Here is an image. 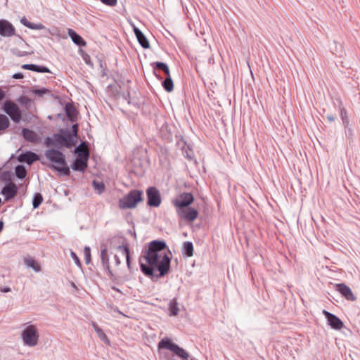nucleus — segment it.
I'll use <instances>...</instances> for the list:
<instances>
[{
  "mask_svg": "<svg viewBox=\"0 0 360 360\" xmlns=\"http://www.w3.org/2000/svg\"><path fill=\"white\" fill-rule=\"evenodd\" d=\"M114 259H115V265L119 266L121 263V261H120L119 257L117 255H115L114 256Z\"/></svg>",
  "mask_w": 360,
  "mask_h": 360,
  "instance_id": "nucleus-58",
  "label": "nucleus"
},
{
  "mask_svg": "<svg viewBox=\"0 0 360 360\" xmlns=\"http://www.w3.org/2000/svg\"><path fill=\"white\" fill-rule=\"evenodd\" d=\"M158 349H167L176 355L181 360L187 359L189 357V353L175 343L170 338L165 337L162 338L158 343Z\"/></svg>",
  "mask_w": 360,
  "mask_h": 360,
  "instance_id": "nucleus-6",
  "label": "nucleus"
},
{
  "mask_svg": "<svg viewBox=\"0 0 360 360\" xmlns=\"http://www.w3.org/2000/svg\"><path fill=\"white\" fill-rule=\"evenodd\" d=\"M194 196L191 192H183L177 198L172 200V202L176 207V211L191 206L194 202Z\"/></svg>",
  "mask_w": 360,
  "mask_h": 360,
  "instance_id": "nucleus-10",
  "label": "nucleus"
},
{
  "mask_svg": "<svg viewBox=\"0 0 360 360\" xmlns=\"http://www.w3.org/2000/svg\"><path fill=\"white\" fill-rule=\"evenodd\" d=\"M131 94H130L129 90L127 91V93L122 94V98L127 101L129 100V98H131Z\"/></svg>",
  "mask_w": 360,
  "mask_h": 360,
  "instance_id": "nucleus-55",
  "label": "nucleus"
},
{
  "mask_svg": "<svg viewBox=\"0 0 360 360\" xmlns=\"http://www.w3.org/2000/svg\"><path fill=\"white\" fill-rule=\"evenodd\" d=\"M326 118L330 122H333L335 120V116L333 114L327 115Z\"/></svg>",
  "mask_w": 360,
  "mask_h": 360,
  "instance_id": "nucleus-57",
  "label": "nucleus"
},
{
  "mask_svg": "<svg viewBox=\"0 0 360 360\" xmlns=\"http://www.w3.org/2000/svg\"><path fill=\"white\" fill-rule=\"evenodd\" d=\"M21 68L24 70H30L39 73H49L51 72L50 69L44 65H40L37 64H23Z\"/></svg>",
  "mask_w": 360,
  "mask_h": 360,
  "instance_id": "nucleus-23",
  "label": "nucleus"
},
{
  "mask_svg": "<svg viewBox=\"0 0 360 360\" xmlns=\"http://www.w3.org/2000/svg\"><path fill=\"white\" fill-rule=\"evenodd\" d=\"M143 200V192L139 189H132L120 198L118 206L121 210L134 209Z\"/></svg>",
  "mask_w": 360,
  "mask_h": 360,
  "instance_id": "nucleus-4",
  "label": "nucleus"
},
{
  "mask_svg": "<svg viewBox=\"0 0 360 360\" xmlns=\"http://www.w3.org/2000/svg\"><path fill=\"white\" fill-rule=\"evenodd\" d=\"M176 214L179 219H184L187 222L194 221L199 215L198 210L191 206L176 211Z\"/></svg>",
  "mask_w": 360,
  "mask_h": 360,
  "instance_id": "nucleus-13",
  "label": "nucleus"
},
{
  "mask_svg": "<svg viewBox=\"0 0 360 360\" xmlns=\"http://www.w3.org/2000/svg\"><path fill=\"white\" fill-rule=\"evenodd\" d=\"M88 162L89 160L75 157L69 167L70 169L71 168L73 171L84 173L88 168Z\"/></svg>",
  "mask_w": 360,
  "mask_h": 360,
  "instance_id": "nucleus-17",
  "label": "nucleus"
},
{
  "mask_svg": "<svg viewBox=\"0 0 360 360\" xmlns=\"http://www.w3.org/2000/svg\"><path fill=\"white\" fill-rule=\"evenodd\" d=\"M44 145L46 147H56V148H60L59 143H58V139L53 136V137L47 136L44 139Z\"/></svg>",
  "mask_w": 360,
  "mask_h": 360,
  "instance_id": "nucleus-36",
  "label": "nucleus"
},
{
  "mask_svg": "<svg viewBox=\"0 0 360 360\" xmlns=\"http://www.w3.org/2000/svg\"><path fill=\"white\" fill-rule=\"evenodd\" d=\"M73 153H74L75 157H79L81 158H85L86 160H89V158H90L89 153L86 150L81 148V145H78V146H75L74 148Z\"/></svg>",
  "mask_w": 360,
  "mask_h": 360,
  "instance_id": "nucleus-30",
  "label": "nucleus"
},
{
  "mask_svg": "<svg viewBox=\"0 0 360 360\" xmlns=\"http://www.w3.org/2000/svg\"><path fill=\"white\" fill-rule=\"evenodd\" d=\"M58 117L59 118H60L62 120H65V115H64V114H63V113H59V114L58 115Z\"/></svg>",
  "mask_w": 360,
  "mask_h": 360,
  "instance_id": "nucleus-63",
  "label": "nucleus"
},
{
  "mask_svg": "<svg viewBox=\"0 0 360 360\" xmlns=\"http://www.w3.org/2000/svg\"><path fill=\"white\" fill-rule=\"evenodd\" d=\"M4 223L2 220H0V233L4 229Z\"/></svg>",
  "mask_w": 360,
  "mask_h": 360,
  "instance_id": "nucleus-62",
  "label": "nucleus"
},
{
  "mask_svg": "<svg viewBox=\"0 0 360 360\" xmlns=\"http://www.w3.org/2000/svg\"><path fill=\"white\" fill-rule=\"evenodd\" d=\"M179 311V304L176 298L170 300L168 304V315L169 316H176Z\"/></svg>",
  "mask_w": 360,
  "mask_h": 360,
  "instance_id": "nucleus-27",
  "label": "nucleus"
},
{
  "mask_svg": "<svg viewBox=\"0 0 360 360\" xmlns=\"http://www.w3.org/2000/svg\"><path fill=\"white\" fill-rule=\"evenodd\" d=\"M20 337L26 346L34 347L37 345L39 334L37 326L27 323L20 332Z\"/></svg>",
  "mask_w": 360,
  "mask_h": 360,
  "instance_id": "nucleus-8",
  "label": "nucleus"
},
{
  "mask_svg": "<svg viewBox=\"0 0 360 360\" xmlns=\"http://www.w3.org/2000/svg\"><path fill=\"white\" fill-rule=\"evenodd\" d=\"M64 110L65 115L68 117V120L71 122H74L77 120L78 112L77 111L75 107L72 104L70 103H66Z\"/></svg>",
  "mask_w": 360,
  "mask_h": 360,
  "instance_id": "nucleus-25",
  "label": "nucleus"
},
{
  "mask_svg": "<svg viewBox=\"0 0 360 360\" xmlns=\"http://www.w3.org/2000/svg\"><path fill=\"white\" fill-rule=\"evenodd\" d=\"M79 145H81V148L85 147L87 146V142L85 141H81V143Z\"/></svg>",
  "mask_w": 360,
  "mask_h": 360,
  "instance_id": "nucleus-61",
  "label": "nucleus"
},
{
  "mask_svg": "<svg viewBox=\"0 0 360 360\" xmlns=\"http://www.w3.org/2000/svg\"><path fill=\"white\" fill-rule=\"evenodd\" d=\"M70 134L76 139L77 141L79 140V124L77 123L73 124L70 129Z\"/></svg>",
  "mask_w": 360,
  "mask_h": 360,
  "instance_id": "nucleus-42",
  "label": "nucleus"
},
{
  "mask_svg": "<svg viewBox=\"0 0 360 360\" xmlns=\"http://www.w3.org/2000/svg\"><path fill=\"white\" fill-rule=\"evenodd\" d=\"M11 290V288L9 287H6V286L0 288V291L2 292H8Z\"/></svg>",
  "mask_w": 360,
  "mask_h": 360,
  "instance_id": "nucleus-59",
  "label": "nucleus"
},
{
  "mask_svg": "<svg viewBox=\"0 0 360 360\" xmlns=\"http://www.w3.org/2000/svg\"><path fill=\"white\" fill-rule=\"evenodd\" d=\"M84 254L86 264H90L91 262V248L85 246L84 248Z\"/></svg>",
  "mask_w": 360,
  "mask_h": 360,
  "instance_id": "nucleus-41",
  "label": "nucleus"
},
{
  "mask_svg": "<svg viewBox=\"0 0 360 360\" xmlns=\"http://www.w3.org/2000/svg\"><path fill=\"white\" fill-rule=\"evenodd\" d=\"M140 269L146 276L150 278L153 281H157L169 273L171 257L167 253H164L153 264H143L140 262Z\"/></svg>",
  "mask_w": 360,
  "mask_h": 360,
  "instance_id": "nucleus-1",
  "label": "nucleus"
},
{
  "mask_svg": "<svg viewBox=\"0 0 360 360\" xmlns=\"http://www.w3.org/2000/svg\"><path fill=\"white\" fill-rule=\"evenodd\" d=\"M102 266L110 264L109 257H101Z\"/></svg>",
  "mask_w": 360,
  "mask_h": 360,
  "instance_id": "nucleus-54",
  "label": "nucleus"
},
{
  "mask_svg": "<svg viewBox=\"0 0 360 360\" xmlns=\"http://www.w3.org/2000/svg\"><path fill=\"white\" fill-rule=\"evenodd\" d=\"M21 135L27 141L37 143L40 141L39 134L32 129L24 127L21 131Z\"/></svg>",
  "mask_w": 360,
  "mask_h": 360,
  "instance_id": "nucleus-21",
  "label": "nucleus"
},
{
  "mask_svg": "<svg viewBox=\"0 0 360 360\" xmlns=\"http://www.w3.org/2000/svg\"><path fill=\"white\" fill-rule=\"evenodd\" d=\"M15 36L18 38L19 44H24L25 45L28 46L27 43L23 39V38L20 35L15 34Z\"/></svg>",
  "mask_w": 360,
  "mask_h": 360,
  "instance_id": "nucleus-56",
  "label": "nucleus"
},
{
  "mask_svg": "<svg viewBox=\"0 0 360 360\" xmlns=\"http://www.w3.org/2000/svg\"><path fill=\"white\" fill-rule=\"evenodd\" d=\"M92 326L100 340L105 344H110V340L103 330L95 323H93Z\"/></svg>",
  "mask_w": 360,
  "mask_h": 360,
  "instance_id": "nucleus-31",
  "label": "nucleus"
},
{
  "mask_svg": "<svg viewBox=\"0 0 360 360\" xmlns=\"http://www.w3.org/2000/svg\"><path fill=\"white\" fill-rule=\"evenodd\" d=\"M103 268L105 273L107 274V275L109 276L110 279L112 282H117V278L114 275L112 270L110 269V264L103 265Z\"/></svg>",
  "mask_w": 360,
  "mask_h": 360,
  "instance_id": "nucleus-40",
  "label": "nucleus"
},
{
  "mask_svg": "<svg viewBox=\"0 0 360 360\" xmlns=\"http://www.w3.org/2000/svg\"><path fill=\"white\" fill-rule=\"evenodd\" d=\"M60 148H49L45 150L44 155L52 164L49 167L61 176H69L71 174L65 154Z\"/></svg>",
  "mask_w": 360,
  "mask_h": 360,
  "instance_id": "nucleus-2",
  "label": "nucleus"
},
{
  "mask_svg": "<svg viewBox=\"0 0 360 360\" xmlns=\"http://www.w3.org/2000/svg\"><path fill=\"white\" fill-rule=\"evenodd\" d=\"M335 289L342 297L348 301H355L356 300V297L353 294L351 288L345 283L335 284Z\"/></svg>",
  "mask_w": 360,
  "mask_h": 360,
  "instance_id": "nucleus-16",
  "label": "nucleus"
},
{
  "mask_svg": "<svg viewBox=\"0 0 360 360\" xmlns=\"http://www.w3.org/2000/svg\"><path fill=\"white\" fill-rule=\"evenodd\" d=\"M53 136L58 139L60 148L63 147L70 149L75 146L78 141L70 134L69 129H60L57 133L53 134Z\"/></svg>",
  "mask_w": 360,
  "mask_h": 360,
  "instance_id": "nucleus-9",
  "label": "nucleus"
},
{
  "mask_svg": "<svg viewBox=\"0 0 360 360\" xmlns=\"http://www.w3.org/2000/svg\"><path fill=\"white\" fill-rule=\"evenodd\" d=\"M11 52L12 54L18 56V57H24V56H26L29 54L28 52L27 51H21L20 50H18V49L16 48H13V49H11Z\"/></svg>",
  "mask_w": 360,
  "mask_h": 360,
  "instance_id": "nucleus-43",
  "label": "nucleus"
},
{
  "mask_svg": "<svg viewBox=\"0 0 360 360\" xmlns=\"http://www.w3.org/2000/svg\"><path fill=\"white\" fill-rule=\"evenodd\" d=\"M165 250H167L168 252L171 254L164 240H153L146 245L141 258H143L148 264H153L160 256L166 253Z\"/></svg>",
  "mask_w": 360,
  "mask_h": 360,
  "instance_id": "nucleus-3",
  "label": "nucleus"
},
{
  "mask_svg": "<svg viewBox=\"0 0 360 360\" xmlns=\"http://www.w3.org/2000/svg\"><path fill=\"white\" fill-rule=\"evenodd\" d=\"M193 244L191 241H185L183 243L181 252L184 257H191L193 255Z\"/></svg>",
  "mask_w": 360,
  "mask_h": 360,
  "instance_id": "nucleus-26",
  "label": "nucleus"
},
{
  "mask_svg": "<svg viewBox=\"0 0 360 360\" xmlns=\"http://www.w3.org/2000/svg\"><path fill=\"white\" fill-rule=\"evenodd\" d=\"M145 103L146 98L140 92H134L128 101V104L132 105L136 109H141L144 106Z\"/></svg>",
  "mask_w": 360,
  "mask_h": 360,
  "instance_id": "nucleus-19",
  "label": "nucleus"
},
{
  "mask_svg": "<svg viewBox=\"0 0 360 360\" xmlns=\"http://www.w3.org/2000/svg\"><path fill=\"white\" fill-rule=\"evenodd\" d=\"M2 109L15 123H19L21 120L25 121L31 115L30 112H27L26 117L22 118V110L16 103L10 100H6L3 103Z\"/></svg>",
  "mask_w": 360,
  "mask_h": 360,
  "instance_id": "nucleus-7",
  "label": "nucleus"
},
{
  "mask_svg": "<svg viewBox=\"0 0 360 360\" xmlns=\"http://www.w3.org/2000/svg\"><path fill=\"white\" fill-rule=\"evenodd\" d=\"M45 28H46V27L42 23H34L32 22H31L30 26L29 27V29H30V30H43Z\"/></svg>",
  "mask_w": 360,
  "mask_h": 360,
  "instance_id": "nucleus-45",
  "label": "nucleus"
},
{
  "mask_svg": "<svg viewBox=\"0 0 360 360\" xmlns=\"http://www.w3.org/2000/svg\"><path fill=\"white\" fill-rule=\"evenodd\" d=\"M20 23L27 28L30 27L31 22L29 21L25 16H23L20 19Z\"/></svg>",
  "mask_w": 360,
  "mask_h": 360,
  "instance_id": "nucleus-49",
  "label": "nucleus"
},
{
  "mask_svg": "<svg viewBox=\"0 0 360 360\" xmlns=\"http://www.w3.org/2000/svg\"><path fill=\"white\" fill-rule=\"evenodd\" d=\"M70 256H71L72 259H73V261L75 262V264L78 267H82V262H81L79 257L77 256V255L74 251L70 252Z\"/></svg>",
  "mask_w": 360,
  "mask_h": 360,
  "instance_id": "nucleus-44",
  "label": "nucleus"
},
{
  "mask_svg": "<svg viewBox=\"0 0 360 360\" xmlns=\"http://www.w3.org/2000/svg\"><path fill=\"white\" fill-rule=\"evenodd\" d=\"M340 117L342 121V124L345 127H347L349 124V120L346 109L342 107L340 108Z\"/></svg>",
  "mask_w": 360,
  "mask_h": 360,
  "instance_id": "nucleus-39",
  "label": "nucleus"
},
{
  "mask_svg": "<svg viewBox=\"0 0 360 360\" xmlns=\"http://www.w3.org/2000/svg\"><path fill=\"white\" fill-rule=\"evenodd\" d=\"M99 65L100 68L103 70V68H106L105 63H103L101 60H99Z\"/></svg>",
  "mask_w": 360,
  "mask_h": 360,
  "instance_id": "nucleus-60",
  "label": "nucleus"
},
{
  "mask_svg": "<svg viewBox=\"0 0 360 360\" xmlns=\"http://www.w3.org/2000/svg\"><path fill=\"white\" fill-rule=\"evenodd\" d=\"M160 135L166 142L172 141V133L168 123L164 120L160 128Z\"/></svg>",
  "mask_w": 360,
  "mask_h": 360,
  "instance_id": "nucleus-22",
  "label": "nucleus"
},
{
  "mask_svg": "<svg viewBox=\"0 0 360 360\" xmlns=\"http://www.w3.org/2000/svg\"><path fill=\"white\" fill-rule=\"evenodd\" d=\"M17 159L20 162L31 165L39 159V155L34 152L27 150L20 153Z\"/></svg>",
  "mask_w": 360,
  "mask_h": 360,
  "instance_id": "nucleus-18",
  "label": "nucleus"
},
{
  "mask_svg": "<svg viewBox=\"0 0 360 360\" xmlns=\"http://www.w3.org/2000/svg\"><path fill=\"white\" fill-rule=\"evenodd\" d=\"M153 68V73L158 80L162 79V76L158 72H162L165 76H169L170 71L168 65L161 61H155L150 63Z\"/></svg>",
  "mask_w": 360,
  "mask_h": 360,
  "instance_id": "nucleus-14",
  "label": "nucleus"
},
{
  "mask_svg": "<svg viewBox=\"0 0 360 360\" xmlns=\"http://www.w3.org/2000/svg\"><path fill=\"white\" fill-rule=\"evenodd\" d=\"M101 247V257H109L108 254V245L107 244L102 243Z\"/></svg>",
  "mask_w": 360,
  "mask_h": 360,
  "instance_id": "nucleus-48",
  "label": "nucleus"
},
{
  "mask_svg": "<svg viewBox=\"0 0 360 360\" xmlns=\"http://www.w3.org/2000/svg\"><path fill=\"white\" fill-rule=\"evenodd\" d=\"M147 205L150 207H158L162 202L160 191L155 186H149L146 191Z\"/></svg>",
  "mask_w": 360,
  "mask_h": 360,
  "instance_id": "nucleus-11",
  "label": "nucleus"
},
{
  "mask_svg": "<svg viewBox=\"0 0 360 360\" xmlns=\"http://www.w3.org/2000/svg\"><path fill=\"white\" fill-rule=\"evenodd\" d=\"M91 184L95 191L98 194H102L105 190V186L103 181L94 179Z\"/></svg>",
  "mask_w": 360,
  "mask_h": 360,
  "instance_id": "nucleus-35",
  "label": "nucleus"
},
{
  "mask_svg": "<svg viewBox=\"0 0 360 360\" xmlns=\"http://www.w3.org/2000/svg\"><path fill=\"white\" fill-rule=\"evenodd\" d=\"M50 90L46 87H32L30 89V92L33 94L35 96L42 97L43 96L50 93Z\"/></svg>",
  "mask_w": 360,
  "mask_h": 360,
  "instance_id": "nucleus-34",
  "label": "nucleus"
},
{
  "mask_svg": "<svg viewBox=\"0 0 360 360\" xmlns=\"http://www.w3.org/2000/svg\"><path fill=\"white\" fill-rule=\"evenodd\" d=\"M25 264L27 268L33 269L35 272H39L41 270L40 265L32 257L25 258Z\"/></svg>",
  "mask_w": 360,
  "mask_h": 360,
  "instance_id": "nucleus-29",
  "label": "nucleus"
},
{
  "mask_svg": "<svg viewBox=\"0 0 360 360\" xmlns=\"http://www.w3.org/2000/svg\"><path fill=\"white\" fill-rule=\"evenodd\" d=\"M82 57L86 65H88L91 67H93V63L91 60V57L89 54H87L86 53H83V54H82Z\"/></svg>",
  "mask_w": 360,
  "mask_h": 360,
  "instance_id": "nucleus-47",
  "label": "nucleus"
},
{
  "mask_svg": "<svg viewBox=\"0 0 360 360\" xmlns=\"http://www.w3.org/2000/svg\"><path fill=\"white\" fill-rule=\"evenodd\" d=\"M23 77H24V74L20 72L14 73L12 75V78L15 79H22Z\"/></svg>",
  "mask_w": 360,
  "mask_h": 360,
  "instance_id": "nucleus-51",
  "label": "nucleus"
},
{
  "mask_svg": "<svg viewBox=\"0 0 360 360\" xmlns=\"http://www.w3.org/2000/svg\"><path fill=\"white\" fill-rule=\"evenodd\" d=\"M18 193V186L11 179L6 181L1 191L6 201H10L13 199L17 195Z\"/></svg>",
  "mask_w": 360,
  "mask_h": 360,
  "instance_id": "nucleus-12",
  "label": "nucleus"
},
{
  "mask_svg": "<svg viewBox=\"0 0 360 360\" xmlns=\"http://www.w3.org/2000/svg\"><path fill=\"white\" fill-rule=\"evenodd\" d=\"M185 360H197V359L195 357L189 356V357H188V359H185Z\"/></svg>",
  "mask_w": 360,
  "mask_h": 360,
  "instance_id": "nucleus-64",
  "label": "nucleus"
},
{
  "mask_svg": "<svg viewBox=\"0 0 360 360\" xmlns=\"http://www.w3.org/2000/svg\"><path fill=\"white\" fill-rule=\"evenodd\" d=\"M68 36L72 42L79 47H84L86 46V41L74 30L68 29Z\"/></svg>",
  "mask_w": 360,
  "mask_h": 360,
  "instance_id": "nucleus-24",
  "label": "nucleus"
},
{
  "mask_svg": "<svg viewBox=\"0 0 360 360\" xmlns=\"http://www.w3.org/2000/svg\"><path fill=\"white\" fill-rule=\"evenodd\" d=\"M43 202V196L40 193H35L33 195L32 204L33 209L38 208Z\"/></svg>",
  "mask_w": 360,
  "mask_h": 360,
  "instance_id": "nucleus-37",
  "label": "nucleus"
},
{
  "mask_svg": "<svg viewBox=\"0 0 360 360\" xmlns=\"http://www.w3.org/2000/svg\"><path fill=\"white\" fill-rule=\"evenodd\" d=\"M131 25L133 27L134 33L140 46L144 49H148L150 47V43L148 39L146 38V35L142 32V31L139 28L136 27L134 24L131 23Z\"/></svg>",
  "mask_w": 360,
  "mask_h": 360,
  "instance_id": "nucleus-20",
  "label": "nucleus"
},
{
  "mask_svg": "<svg viewBox=\"0 0 360 360\" xmlns=\"http://www.w3.org/2000/svg\"><path fill=\"white\" fill-rule=\"evenodd\" d=\"M107 244L110 248H115L122 252L126 257V263L128 269L131 271V256L129 245L126 238L120 235L114 236L108 239Z\"/></svg>",
  "mask_w": 360,
  "mask_h": 360,
  "instance_id": "nucleus-5",
  "label": "nucleus"
},
{
  "mask_svg": "<svg viewBox=\"0 0 360 360\" xmlns=\"http://www.w3.org/2000/svg\"><path fill=\"white\" fill-rule=\"evenodd\" d=\"M6 96V91L0 86V103L4 100Z\"/></svg>",
  "mask_w": 360,
  "mask_h": 360,
  "instance_id": "nucleus-53",
  "label": "nucleus"
},
{
  "mask_svg": "<svg viewBox=\"0 0 360 360\" xmlns=\"http://www.w3.org/2000/svg\"><path fill=\"white\" fill-rule=\"evenodd\" d=\"M181 141L184 142V146L182 147L184 156L189 160H192L194 154L191 146L188 145L186 141H184L182 137Z\"/></svg>",
  "mask_w": 360,
  "mask_h": 360,
  "instance_id": "nucleus-32",
  "label": "nucleus"
},
{
  "mask_svg": "<svg viewBox=\"0 0 360 360\" xmlns=\"http://www.w3.org/2000/svg\"><path fill=\"white\" fill-rule=\"evenodd\" d=\"M164 358L165 360H176L174 355L169 354L167 352L164 353Z\"/></svg>",
  "mask_w": 360,
  "mask_h": 360,
  "instance_id": "nucleus-52",
  "label": "nucleus"
},
{
  "mask_svg": "<svg viewBox=\"0 0 360 360\" xmlns=\"http://www.w3.org/2000/svg\"><path fill=\"white\" fill-rule=\"evenodd\" d=\"M160 81L162 82V86L163 89L167 92L169 93L173 91L174 82H173V80H172L170 75H169V76H165V79L162 77V79Z\"/></svg>",
  "mask_w": 360,
  "mask_h": 360,
  "instance_id": "nucleus-28",
  "label": "nucleus"
},
{
  "mask_svg": "<svg viewBox=\"0 0 360 360\" xmlns=\"http://www.w3.org/2000/svg\"><path fill=\"white\" fill-rule=\"evenodd\" d=\"M345 128H346V131H345L346 136L349 140V141H352L353 136H354L353 129L351 127H349V125L347 126V127H345Z\"/></svg>",
  "mask_w": 360,
  "mask_h": 360,
  "instance_id": "nucleus-46",
  "label": "nucleus"
},
{
  "mask_svg": "<svg viewBox=\"0 0 360 360\" xmlns=\"http://www.w3.org/2000/svg\"><path fill=\"white\" fill-rule=\"evenodd\" d=\"M18 102L20 103V104H28L30 103V100L26 96H21L19 99H18Z\"/></svg>",
  "mask_w": 360,
  "mask_h": 360,
  "instance_id": "nucleus-50",
  "label": "nucleus"
},
{
  "mask_svg": "<svg viewBox=\"0 0 360 360\" xmlns=\"http://www.w3.org/2000/svg\"><path fill=\"white\" fill-rule=\"evenodd\" d=\"M322 314L327 321V323L334 330H340L343 328L344 323L336 315L328 311L326 309L322 311Z\"/></svg>",
  "mask_w": 360,
  "mask_h": 360,
  "instance_id": "nucleus-15",
  "label": "nucleus"
},
{
  "mask_svg": "<svg viewBox=\"0 0 360 360\" xmlns=\"http://www.w3.org/2000/svg\"><path fill=\"white\" fill-rule=\"evenodd\" d=\"M10 126L9 119L6 115L0 114V131L8 129Z\"/></svg>",
  "mask_w": 360,
  "mask_h": 360,
  "instance_id": "nucleus-38",
  "label": "nucleus"
},
{
  "mask_svg": "<svg viewBox=\"0 0 360 360\" xmlns=\"http://www.w3.org/2000/svg\"><path fill=\"white\" fill-rule=\"evenodd\" d=\"M14 172L15 176L20 180L24 179L27 175V170L23 165H18L15 166Z\"/></svg>",
  "mask_w": 360,
  "mask_h": 360,
  "instance_id": "nucleus-33",
  "label": "nucleus"
}]
</instances>
